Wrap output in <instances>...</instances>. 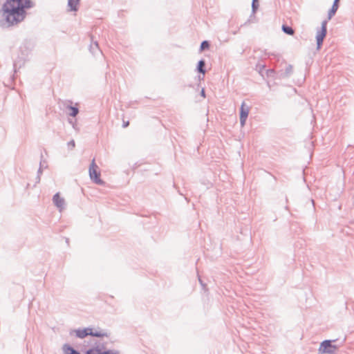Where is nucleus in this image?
<instances>
[{"label": "nucleus", "instance_id": "obj_6", "mask_svg": "<svg viewBox=\"0 0 354 354\" xmlns=\"http://www.w3.org/2000/svg\"><path fill=\"white\" fill-rule=\"evenodd\" d=\"M84 329V330H86V333H88V335L99 337L107 336V333L103 330H95L92 328H86Z\"/></svg>", "mask_w": 354, "mask_h": 354}, {"label": "nucleus", "instance_id": "obj_12", "mask_svg": "<svg viewBox=\"0 0 354 354\" xmlns=\"http://www.w3.org/2000/svg\"><path fill=\"white\" fill-rule=\"evenodd\" d=\"M75 333H76L77 336L80 338H84L88 335V333H87L86 330H84V329L77 330H76Z\"/></svg>", "mask_w": 354, "mask_h": 354}, {"label": "nucleus", "instance_id": "obj_16", "mask_svg": "<svg viewBox=\"0 0 354 354\" xmlns=\"http://www.w3.org/2000/svg\"><path fill=\"white\" fill-rule=\"evenodd\" d=\"M209 44L208 41H203L201 45V49L202 50H205V49H207V48H209Z\"/></svg>", "mask_w": 354, "mask_h": 354}, {"label": "nucleus", "instance_id": "obj_8", "mask_svg": "<svg viewBox=\"0 0 354 354\" xmlns=\"http://www.w3.org/2000/svg\"><path fill=\"white\" fill-rule=\"evenodd\" d=\"M339 1L340 0H335L334 1L333 6L328 12V19H330L332 18V17H333L335 15V14L336 13L337 10L339 8Z\"/></svg>", "mask_w": 354, "mask_h": 354}, {"label": "nucleus", "instance_id": "obj_15", "mask_svg": "<svg viewBox=\"0 0 354 354\" xmlns=\"http://www.w3.org/2000/svg\"><path fill=\"white\" fill-rule=\"evenodd\" d=\"M71 112H70V115L73 116V117H75L77 115V114L78 113V109L76 107H73V106H71L69 108Z\"/></svg>", "mask_w": 354, "mask_h": 354}, {"label": "nucleus", "instance_id": "obj_19", "mask_svg": "<svg viewBox=\"0 0 354 354\" xmlns=\"http://www.w3.org/2000/svg\"><path fill=\"white\" fill-rule=\"evenodd\" d=\"M201 93H202L203 96L205 97V91H204V90H202Z\"/></svg>", "mask_w": 354, "mask_h": 354}, {"label": "nucleus", "instance_id": "obj_13", "mask_svg": "<svg viewBox=\"0 0 354 354\" xmlns=\"http://www.w3.org/2000/svg\"><path fill=\"white\" fill-rule=\"evenodd\" d=\"M204 66H205V62L203 60H201L198 64V70L199 72H201L203 75L205 73V71L204 70Z\"/></svg>", "mask_w": 354, "mask_h": 354}, {"label": "nucleus", "instance_id": "obj_11", "mask_svg": "<svg viewBox=\"0 0 354 354\" xmlns=\"http://www.w3.org/2000/svg\"><path fill=\"white\" fill-rule=\"evenodd\" d=\"M282 30L287 35H293L295 33L294 30L291 27L287 26L286 25L282 26Z\"/></svg>", "mask_w": 354, "mask_h": 354}, {"label": "nucleus", "instance_id": "obj_7", "mask_svg": "<svg viewBox=\"0 0 354 354\" xmlns=\"http://www.w3.org/2000/svg\"><path fill=\"white\" fill-rule=\"evenodd\" d=\"M53 201L55 205L62 209L64 207V201L59 196V194H56L53 197Z\"/></svg>", "mask_w": 354, "mask_h": 354}, {"label": "nucleus", "instance_id": "obj_5", "mask_svg": "<svg viewBox=\"0 0 354 354\" xmlns=\"http://www.w3.org/2000/svg\"><path fill=\"white\" fill-rule=\"evenodd\" d=\"M249 106H247L245 102H243L241 106L240 110V122L242 127L244 126L245 124V121L249 114Z\"/></svg>", "mask_w": 354, "mask_h": 354}, {"label": "nucleus", "instance_id": "obj_9", "mask_svg": "<svg viewBox=\"0 0 354 354\" xmlns=\"http://www.w3.org/2000/svg\"><path fill=\"white\" fill-rule=\"evenodd\" d=\"M80 1V0H68V5L71 10H77Z\"/></svg>", "mask_w": 354, "mask_h": 354}, {"label": "nucleus", "instance_id": "obj_17", "mask_svg": "<svg viewBox=\"0 0 354 354\" xmlns=\"http://www.w3.org/2000/svg\"><path fill=\"white\" fill-rule=\"evenodd\" d=\"M101 354H118L112 351H102Z\"/></svg>", "mask_w": 354, "mask_h": 354}, {"label": "nucleus", "instance_id": "obj_10", "mask_svg": "<svg viewBox=\"0 0 354 354\" xmlns=\"http://www.w3.org/2000/svg\"><path fill=\"white\" fill-rule=\"evenodd\" d=\"M63 351L65 354H80L79 352L74 350L71 346L68 345H64L63 346Z\"/></svg>", "mask_w": 354, "mask_h": 354}, {"label": "nucleus", "instance_id": "obj_18", "mask_svg": "<svg viewBox=\"0 0 354 354\" xmlns=\"http://www.w3.org/2000/svg\"><path fill=\"white\" fill-rule=\"evenodd\" d=\"M129 121H127V122H124V123H123V127H128V126H129Z\"/></svg>", "mask_w": 354, "mask_h": 354}, {"label": "nucleus", "instance_id": "obj_1", "mask_svg": "<svg viewBox=\"0 0 354 354\" xmlns=\"http://www.w3.org/2000/svg\"><path fill=\"white\" fill-rule=\"evenodd\" d=\"M34 6L32 0H6L2 6V17L8 26L21 22L26 17V9Z\"/></svg>", "mask_w": 354, "mask_h": 354}, {"label": "nucleus", "instance_id": "obj_2", "mask_svg": "<svg viewBox=\"0 0 354 354\" xmlns=\"http://www.w3.org/2000/svg\"><path fill=\"white\" fill-rule=\"evenodd\" d=\"M100 176L99 167L96 165L95 159H93L89 167V176L95 183L104 185V182L101 179Z\"/></svg>", "mask_w": 354, "mask_h": 354}, {"label": "nucleus", "instance_id": "obj_20", "mask_svg": "<svg viewBox=\"0 0 354 354\" xmlns=\"http://www.w3.org/2000/svg\"><path fill=\"white\" fill-rule=\"evenodd\" d=\"M258 0H253V2L254 3L255 1H257Z\"/></svg>", "mask_w": 354, "mask_h": 354}, {"label": "nucleus", "instance_id": "obj_14", "mask_svg": "<svg viewBox=\"0 0 354 354\" xmlns=\"http://www.w3.org/2000/svg\"><path fill=\"white\" fill-rule=\"evenodd\" d=\"M102 351L98 348H93L87 351L86 354H101Z\"/></svg>", "mask_w": 354, "mask_h": 354}, {"label": "nucleus", "instance_id": "obj_4", "mask_svg": "<svg viewBox=\"0 0 354 354\" xmlns=\"http://www.w3.org/2000/svg\"><path fill=\"white\" fill-rule=\"evenodd\" d=\"M326 35V21H323L322 24V29L317 34L316 39L317 43V48H320L323 40Z\"/></svg>", "mask_w": 354, "mask_h": 354}, {"label": "nucleus", "instance_id": "obj_3", "mask_svg": "<svg viewBox=\"0 0 354 354\" xmlns=\"http://www.w3.org/2000/svg\"><path fill=\"white\" fill-rule=\"evenodd\" d=\"M337 349V346L333 345L331 341L325 340L323 342H322L319 348V352L321 353L332 354L334 353Z\"/></svg>", "mask_w": 354, "mask_h": 354}]
</instances>
